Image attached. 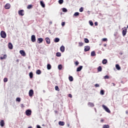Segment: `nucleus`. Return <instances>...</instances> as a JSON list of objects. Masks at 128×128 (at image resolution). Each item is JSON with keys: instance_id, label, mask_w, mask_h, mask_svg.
I'll return each mask as SVG.
<instances>
[{"instance_id": "f257e3e1", "label": "nucleus", "mask_w": 128, "mask_h": 128, "mask_svg": "<svg viewBox=\"0 0 128 128\" xmlns=\"http://www.w3.org/2000/svg\"><path fill=\"white\" fill-rule=\"evenodd\" d=\"M0 36L1 38H6V32H4V31L1 32Z\"/></svg>"}, {"instance_id": "f03ea898", "label": "nucleus", "mask_w": 128, "mask_h": 128, "mask_svg": "<svg viewBox=\"0 0 128 128\" xmlns=\"http://www.w3.org/2000/svg\"><path fill=\"white\" fill-rule=\"evenodd\" d=\"M126 32H127V27H124L122 32V34L124 36L126 34Z\"/></svg>"}, {"instance_id": "7ed1b4c3", "label": "nucleus", "mask_w": 128, "mask_h": 128, "mask_svg": "<svg viewBox=\"0 0 128 128\" xmlns=\"http://www.w3.org/2000/svg\"><path fill=\"white\" fill-rule=\"evenodd\" d=\"M102 107L104 108V109L105 110V111L107 112H110V109L108 108V107H107L106 106H104V104H103L102 106Z\"/></svg>"}, {"instance_id": "20e7f679", "label": "nucleus", "mask_w": 128, "mask_h": 128, "mask_svg": "<svg viewBox=\"0 0 128 128\" xmlns=\"http://www.w3.org/2000/svg\"><path fill=\"white\" fill-rule=\"evenodd\" d=\"M18 14L19 16H24V10H22L18 12Z\"/></svg>"}, {"instance_id": "39448f33", "label": "nucleus", "mask_w": 128, "mask_h": 128, "mask_svg": "<svg viewBox=\"0 0 128 128\" xmlns=\"http://www.w3.org/2000/svg\"><path fill=\"white\" fill-rule=\"evenodd\" d=\"M20 54L22 56H26V52H24V51L23 50H20Z\"/></svg>"}, {"instance_id": "423d86ee", "label": "nucleus", "mask_w": 128, "mask_h": 128, "mask_svg": "<svg viewBox=\"0 0 128 128\" xmlns=\"http://www.w3.org/2000/svg\"><path fill=\"white\" fill-rule=\"evenodd\" d=\"M26 116H30L32 114V110H28L26 111Z\"/></svg>"}, {"instance_id": "0eeeda50", "label": "nucleus", "mask_w": 128, "mask_h": 128, "mask_svg": "<svg viewBox=\"0 0 128 128\" xmlns=\"http://www.w3.org/2000/svg\"><path fill=\"white\" fill-rule=\"evenodd\" d=\"M90 48L88 46H84V52H88V51H90Z\"/></svg>"}, {"instance_id": "6e6552de", "label": "nucleus", "mask_w": 128, "mask_h": 128, "mask_svg": "<svg viewBox=\"0 0 128 128\" xmlns=\"http://www.w3.org/2000/svg\"><path fill=\"white\" fill-rule=\"evenodd\" d=\"M44 41V38H38V40H37V42L38 44H40L41 42H42Z\"/></svg>"}, {"instance_id": "1a4fd4ad", "label": "nucleus", "mask_w": 128, "mask_h": 128, "mask_svg": "<svg viewBox=\"0 0 128 128\" xmlns=\"http://www.w3.org/2000/svg\"><path fill=\"white\" fill-rule=\"evenodd\" d=\"M4 8L6 10H9V8H10V4H6Z\"/></svg>"}, {"instance_id": "9d476101", "label": "nucleus", "mask_w": 128, "mask_h": 128, "mask_svg": "<svg viewBox=\"0 0 128 128\" xmlns=\"http://www.w3.org/2000/svg\"><path fill=\"white\" fill-rule=\"evenodd\" d=\"M8 48L10 50H12L13 46L11 42H9L8 44Z\"/></svg>"}, {"instance_id": "9b49d317", "label": "nucleus", "mask_w": 128, "mask_h": 128, "mask_svg": "<svg viewBox=\"0 0 128 128\" xmlns=\"http://www.w3.org/2000/svg\"><path fill=\"white\" fill-rule=\"evenodd\" d=\"M45 40L47 44H50V40L49 37H46V38H45Z\"/></svg>"}, {"instance_id": "f8f14e48", "label": "nucleus", "mask_w": 128, "mask_h": 128, "mask_svg": "<svg viewBox=\"0 0 128 128\" xmlns=\"http://www.w3.org/2000/svg\"><path fill=\"white\" fill-rule=\"evenodd\" d=\"M58 124L59 126H64L65 124L64 122H62V120H60L58 122Z\"/></svg>"}, {"instance_id": "ddd939ff", "label": "nucleus", "mask_w": 128, "mask_h": 128, "mask_svg": "<svg viewBox=\"0 0 128 128\" xmlns=\"http://www.w3.org/2000/svg\"><path fill=\"white\" fill-rule=\"evenodd\" d=\"M60 50L61 52H64V50H65V47L64 46H62L60 48Z\"/></svg>"}, {"instance_id": "4468645a", "label": "nucleus", "mask_w": 128, "mask_h": 128, "mask_svg": "<svg viewBox=\"0 0 128 128\" xmlns=\"http://www.w3.org/2000/svg\"><path fill=\"white\" fill-rule=\"evenodd\" d=\"M0 126H2V127L4 126V120H2L0 121Z\"/></svg>"}, {"instance_id": "2eb2a0df", "label": "nucleus", "mask_w": 128, "mask_h": 128, "mask_svg": "<svg viewBox=\"0 0 128 128\" xmlns=\"http://www.w3.org/2000/svg\"><path fill=\"white\" fill-rule=\"evenodd\" d=\"M40 4H41V6H42V8L46 7V4L43 1H40Z\"/></svg>"}, {"instance_id": "dca6fc26", "label": "nucleus", "mask_w": 128, "mask_h": 128, "mask_svg": "<svg viewBox=\"0 0 128 128\" xmlns=\"http://www.w3.org/2000/svg\"><path fill=\"white\" fill-rule=\"evenodd\" d=\"M82 68V66H80L78 67L76 71L77 72H80Z\"/></svg>"}, {"instance_id": "f3484780", "label": "nucleus", "mask_w": 128, "mask_h": 128, "mask_svg": "<svg viewBox=\"0 0 128 128\" xmlns=\"http://www.w3.org/2000/svg\"><path fill=\"white\" fill-rule=\"evenodd\" d=\"M60 38H58V37L55 38L54 40V42H60Z\"/></svg>"}, {"instance_id": "a211bd4d", "label": "nucleus", "mask_w": 128, "mask_h": 128, "mask_svg": "<svg viewBox=\"0 0 128 128\" xmlns=\"http://www.w3.org/2000/svg\"><path fill=\"white\" fill-rule=\"evenodd\" d=\"M116 68L117 70H120V66L119 64H116Z\"/></svg>"}, {"instance_id": "6ab92c4d", "label": "nucleus", "mask_w": 128, "mask_h": 128, "mask_svg": "<svg viewBox=\"0 0 128 128\" xmlns=\"http://www.w3.org/2000/svg\"><path fill=\"white\" fill-rule=\"evenodd\" d=\"M108 62V60H106V59H104V60L102 61V63L104 64H107Z\"/></svg>"}, {"instance_id": "aec40b11", "label": "nucleus", "mask_w": 128, "mask_h": 128, "mask_svg": "<svg viewBox=\"0 0 128 128\" xmlns=\"http://www.w3.org/2000/svg\"><path fill=\"white\" fill-rule=\"evenodd\" d=\"M102 66H98V71L102 72Z\"/></svg>"}, {"instance_id": "412c9836", "label": "nucleus", "mask_w": 128, "mask_h": 128, "mask_svg": "<svg viewBox=\"0 0 128 128\" xmlns=\"http://www.w3.org/2000/svg\"><path fill=\"white\" fill-rule=\"evenodd\" d=\"M88 105L90 106H91V107H94V104L92 102H88Z\"/></svg>"}, {"instance_id": "4be33fe9", "label": "nucleus", "mask_w": 128, "mask_h": 128, "mask_svg": "<svg viewBox=\"0 0 128 128\" xmlns=\"http://www.w3.org/2000/svg\"><path fill=\"white\" fill-rule=\"evenodd\" d=\"M96 56V52H94V51H92L91 52V56Z\"/></svg>"}, {"instance_id": "5701e85b", "label": "nucleus", "mask_w": 128, "mask_h": 128, "mask_svg": "<svg viewBox=\"0 0 128 128\" xmlns=\"http://www.w3.org/2000/svg\"><path fill=\"white\" fill-rule=\"evenodd\" d=\"M68 79H69L70 81V82H72L74 80V78H73L72 76H69Z\"/></svg>"}, {"instance_id": "b1692460", "label": "nucleus", "mask_w": 128, "mask_h": 128, "mask_svg": "<svg viewBox=\"0 0 128 128\" xmlns=\"http://www.w3.org/2000/svg\"><path fill=\"white\" fill-rule=\"evenodd\" d=\"M29 96H32V90H30L29 91Z\"/></svg>"}, {"instance_id": "393cba45", "label": "nucleus", "mask_w": 128, "mask_h": 128, "mask_svg": "<svg viewBox=\"0 0 128 128\" xmlns=\"http://www.w3.org/2000/svg\"><path fill=\"white\" fill-rule=\"evenodd\" d=\"M56 56L60 57L62 56V54L60 52H58L56 54Z\"/></svg>"}, {"instance_id": "a878e982", "label": "nucleus", "mask_w": 128, "mask_h": 128, "mask_svg": "<svg viewBox=\"0 0 128 128\" xmlns=\"http://www.w3.org/2000/svg\"><path fill=\"white\" fill-rule=\"evenodd\" d=\"M51 68H52V66H50V64H47V68L48 69V70H50Z\"/></svg>"}, {"instance_id": "bb28decb", "label": "nucleus", "mask_w": 128, "mask_h": 128, "mask_svg": "<svg viewBox=\"0 0 128 128\" xmlns=\"http://www.w3.org/2000/svg\"><path fill=\"white\" fill-rule=\"evenodd\" d=\"M6 55H4V56H1L0 58V60H6Z\"/></svg>"}, {"instance_id": "cd10ccee", "label": "nucleus", "mask_w": 128, "mask_h": 128, "mask_svg": "<svg viewBox=\"0 0 128 128\" xmlns=\"http://www.w3.org/2000/svg\"><path fill=\"white\" fill-rule=\"evenodd\" d=\"M36 74H42V72H41L40 70H37L36 71Z\"/></svg>"}, {"instance_id": "c85d7f7f", "label": "nucleus", "mask_w": 128, "mask_h": 128, "mask_svg": "<svg viewBox=\"0 0 128 128\" xmlns=\"http://www.w3.org/2000/svg\"><path fill=\"white\" fill-rule=\"evenodd\" d=\"M103 128H110V125L108 124H104Z\"/></svg>"}, {"instance_id": "c756f323", "label": "nucleus", "mask_w": 128, "mask_h": 128, "mask_svg": "<svg viewBox=\"0 0 128 128\" xmlns=\"http://www.w3.org/2000/svg\"><path fill=\"white\" fill-rule=\"evenodd\" d=\"M32 41H33V42H36V36H34V34L32 36Z\"/></svg>"}, {"instance_id": "7c9ffc66", "label": "nucleus", "mask_w": 128, "mask_h": 128, "mask_svg": "<svg viewBox=\"0 0 128 128\" xmlns=\"http://www.w3.org/2000/svg\"><path fill=\"white\" fill-rule=\"evenodd\" d=\"M32 8V4L28 5V6H27V8L28 10H30V9Z\"/></svg>"}, {"instance_id": "2f4dec72", "label": "nucleus", "mask_w": 128, "mask_h": 128, "mask_svg": "<svg viewBox=\"0 0 128 128\" xmlns=\"http://www.w3.org/2000/svg\"><path fill=\"white\" fill-rule=\"evenodd\" d=\"M58 68L59 70H62V64H59V66H58Z\"/></svg>"}, {"instance_id": "473e14b6", "label": "nucleus", "mask_w": 128, "mask_h": 128, "mask_svg": "<svg viewBox=\"0 0 128 128\" xmlns=\"http://www.w3.org/2000/svg\"><path fill=\"white\" fill-rule=\"evenodd\" d=\"M84 42L86 43H88L90 42L88 39V38H84Z\"/></svg>"}, {"instance_id": "72a5a7b5", "label": "nucleus", "mask_w": 128, "mask_h": 128, "mask_svg": "<svg viewBox=\"0 0 128 128\" xmlns=\"http://www.w3.org/2000/svg\"><path fill=\"white\" fill-rule=\"evenodd\" d=\"M80 13L78 12H76V13L74 14V16H79Z\"/></svg>"}, {"instance_id": "f704fd0d", "label": "nucleus", "mask_w": 128, "mask_h": 128, "mask_svg": "<svg viewBox=\"0 0 128 128\" xmlns=\"http://www.w3.org/2000/svg\"><path fill=\"white\" fill-rule=\"evenodd\" d=\"M62 10L63 12H68V10L66 8H62Z\"/></svg>"}, {"instance_id": "c9c22d12", "label": "nucleus", "mask_w": 128, "mask_h": 128, "mask_svg": "<svg viewBox=\"0 0 128 128\" xmlns=\"http://www.w3.org/2000/svg\"><path fill=\"white\" fill-rule=\"evenodd\" d=\"M100 94H102V96H103V95L104 94V90H101L100 91Z\"/></svg>"}, {"instance_id": "e433bc0d", "label": "nucleus", "mask_w": 128, "mask_h": 128, "mask_svg": "<svg viewBox=\"0 0 128 128\" xmlns=\"http://www.w3.org/2000/svg\"><path fill=\"white\" fill-rule=\"evenodd\" d=\"M58 3L60 4H62L64 3V0H59Z\"/></svg>"}, {"instance_id": "4c0bfd02", "label": "nucleus", "mask_w": 128, "mask_h": 128, "mask_svg": "<svg viewBox=\"0 0 128 128\" xmlns=\"http://www.w3.org/2000/svg\"><path fill=\"white\" fill-rule=\"evenodd\" d=\"M78 44H79L80 46H84V44L82 42H79Z\"/></svg>"}, {"instance_id": "58836bf2", "label": "nucleus", "mask_w": 128, "mask_h": 128, "mask_svg": "<svg viewBox=\"0 0 128 128\" xmlns=\"http://www.w3.org/2000/svg\"><path fill=\"white\" fill-rule=\"evenodd\" d=\"M55 90H56V91H60V89H59L58 86H55Z\"/></svg>"}, {"instance_id": "ea45409f", "label": "nucleus", "mask_w": 128, "mask_h": 128, "mask_svg": "<svg viewBox=\"0 0 128 128\" xmlns=\"http://www.w3.org/2000/svg\"><path fill=\"white\" fill-rule=\"evenodd\" d=\"M89 23L90 26H94V22H92V20L89 21Z\"/></svg>"}, {"instance_id": "a19ab883", "label": "nucleus", "mask_w": 128, "mask_h": 128, "mask_svg": "<svg viewBox=\"0 0 128 128\" xmlns=\"http://www.w3.org/2000/svg\"><path fill=\"white\" fill-rule=\"evenodd\" d=\"M4 82H8V78H4Z\"/></svg>"}, {"instance_id": "79ce46f5", "label": "nucleus", "mask_w": 128, "mask_h": 128, "mask_svg": "<svg viewBox=\"0 0 128 128\" xmlns=\"http://www.w3.org/2000/svg\"><path fill=\"white\" fill-rule=\"evenodd\" d=\"M16 102H20V98H16Z\"/></svg>"}, {"instance_id": "37998d69", "label": "nucleus", "mask_w": 128, "mask_h": 128, "mask_svg": "<svg viewBox=\"0 0 128 128\" xmlns=\"http://www.w3.org/2000/svg\"><path fill=\"white\" fill-rule=\"evenodd\" d=\"M84 11V8H80V12H83Z\"/></svg>"}, {"instance_id": "c03bdc74", "label": "nucleus", "mask_w": 128, "mask_h": 128, "mask_svg": "<svg viewBox=\"0 0 128 128\" xmlns=\"http://www.w3.org/2000/svg\"><path fill=\"white\" fill-rule=\"evenodd\" d=\"M30 78H32V72H30Z\"/></svg>"}, {"instance_id": "a18cd8bd", "label": "nucleus", "mask_w": 128, "mask_h": 128, "mask_svg": "<svg viewBox=\"0 0 128 128\" xmlns=\"http://www.w3.org/2000/svg\"><path fill=\"white\" fill-rule=\"evenodd\" d=\"M102 41L104 42H106L108 41V38H103V39H102Z\"/></svg>"}, {"instance_id": "49530a36", "label": "nucleus", "mask_w": 128, "mask_h": 128, "mask_svg": "<svg viewBox=\"0 0 128 128\" xmlns=\"http://www.w3.org/2000/svg\"><path fill=\"white\" fill-rule=\"evenodd\" d=\"M104 79H108L109 76H105L104 77Z\"/></svg>"}, {"instance_id": "de8ad7c7", "label": "nucleus", "mask_w": 128, "mask_h": 128, "mask_svg": "<svg viewBox=\"0 0 128 128\" xmlns=\"http://www.w3.org/2000/svg\"><path fill=\"white\" fill-rule=\"evenodd\" d=\"M75 64L76 66H78L79 64V62L78 61H76V62H75Z\"/></svg>"}, {"instance_id": "09e8293b", "label": "nucleus", "mask_w": 128, "mask_h": 128, "mask_svg": "<svg viewBox=\"0 0 128 128\" xmlns=\"http://www.w3.org/2000/svg\"><path fill=\"white\" fill-rule=\"evenodd\" d=\"M66 22H62V26H65Z\"/></svg>"}, {"instance_id": "8fccbe9b", "label": "nucleus", "mask_w": 128, "mask_h": 128, "mask_svg": "<svg viewBox=\"0 0 128 128\" xmlns=\"http://www.w3.org/2000/svg\"><path fill=\"white\" fill-rule=\"evenodd\" d=\"M95 86H96V87H100V84H95Z\"/></svg>"}, {"instance_id": "3c124183", "label": "nucleus", "mask_w": 128, "mask_h": 128, "mask_svg": "<svg viewBox=\"0 0 128 128\" xmlns=\"http://www.w3.org/2000/svg\"><path fill=\"white\" fill-rule=\"evenodd\" d=\"M68 96L70 97V98H72V94H68Z\"/></svg>"}, {"instance_id": "603ef678", "label": "nucleus", "mask_w": 128, "mask_h": 128, "mask_svg": "<svg viewBox=\"0 0 128 128\" xmlns=\"http://www.w3.org/2000/svg\"><path fill=\"white\" fill-rule=\"evenodd\" d=\"M20 106H21V108H24V104H20Z\"/></svg>"}, {"instance_id": "864d4df0", "label": "nucleus", "mask_w": 128, "mask_h": 128, "mask_svg": "<svg viewBox=\"0 0 128 128\" xmlns=\"http://www.w3.org/2000/svg\"><path fill=\"white\" fill-rule=\"evenodd\" d=\"M94 24H95V26H98V22H95Z\"/></svg>"}, {"instance_id": "5fc2aeb1", "label": "nucleus", "mask_w": 128, "mask_h": 128, "mask_svg": "<svg viewBox=\"0 0 128 128\" xmlns=\"http://www.w3.org/2000/svg\"><path fill=\"white\" fill-rule=\"evenodd\" d=\"M37 128H41L40 126V125H37L36 126Z\"/></svg>"}, {"instance_id": "6e6d98bb", "label": "nucleus", "mask_w": 128, "mask_h": 128, "mask_svg": "<svg viewBox=\"0 0 128 128\" xmlns=\"http://www.w3.org/2000/svg\"><path fill=\"white\" fill-rule=\"evenodd\" d=\"M104 120L103 119H102L101 120H100V122H104Z\"/></svg>"}, {"instance_id": "4d7b16f0", "label": "nucleus", "mask_w": 128, "mask_h": 128, "mask_svg": "<svg viewBox=\"0 0 128 128\" xmlns=\"http://www.w3.org/2000/svg\"><path fill=\"white\" fill-rule=\"evenodd\" d=\"M112 84H113V86H115L116 84H114V82H112Z\"/></svg>"}, {"instance_id": "13d9d810", "label": "nucleus", "mask_w": 128, "mask_h": 128, "mask_svg": "<svg viewBox=\"0 0 128 128\" xmlns=\"http://www.w3.org/2000/svg\"><path fill=\"white\" fill-rule=\"evenodd\" d=\"M31 40H32V36H31Z\"/></svg>"}, {"instance_id": "bf43d9fd", "label": "nucleus", "mask_w": 128, "mask_h": 128, "mask_svg": "<svg viewBox=\"0 0 128 128\" xmlns=\"http://www.w3.org/2000/svg\"><path fill=\"white\" fill-rule=\"evenodd\" d=\"M28 128H32V126H30L28 127Z\"/></svg>"}, {"instance_id": "052dcab7", "label": "nucleus", "mask_w": 128, "mask_h": 128, "mask_svg": "<svg viewBox=\"0 0 128 128\" xmlns=\"http://www.w3.org/2000/svg\"><path fill=\"white\" fill-rule=\"evenodd\" d=\"M104 46L106 47V44H104Z\"/></svg>"}, {"instance_id": "680f3d73", "label": "nucleus", "mask_w": 128, "mask_h": 128, "mask_svg": "<svg viewBox=\"0 0 128 128\" xmlns=\"http://www.w3.org/2000/svg\"><path fill=\"white\" fill-rule=\"evenodd\" d=\"M17 62H18V60H17Z\"/></svg>"}, {"instance_id": "e2e57ef3", "label": "nucleus", "mask_w": 128, "mask_h": 128, "mask_svg": "<svg viewBox=\"0 0 128 128\" xmlns=\"http://www.w3.org/2000/svg\"><path fill=\"white\" fill-rule=\"evenodd\" d=\"M30 68V67L29 66V67H28V68Z\"/></svg>"}, {"instance_id": "0e129e2a", "label": "nucleus", "mask_w": 128, "mask_h": 128, "mask_svg": "<svg viewBox=\"0 0 128 128\" xmlns=\"http://www.w3.org/2000/svg\"><path fill=\"white\" fill-rule=\"evenodd\" d=\"M127 28H128V26H127Z\"/></svg>"}, {"instance_id": "69168bd1", "label": "nucleus", "mask_w": 128, "mask_h": 128, "mask_svg": "<svg viewBox=\"0 0 128 128\" xmlns=\"http://www.w3.org/2000/svg\"><path fill=\"white\" fill-rule=\"evenodd\" d=\"M68 126H70V124H68Z\"/></svg>"}, {"instance_id": "338daca9", "label": "nucleus", "mask_w": 128, "mask_h": 128, "mask_svg": "<svg viewBox=\"0 0 128 128\" xmlns=\"http://www.w3.org/2000/svg\"><path fill=\"white\" fill-rule=\"evenodd\" d=\"M33 94H34V91H33Z\"/></svg>"}]
</instances>
